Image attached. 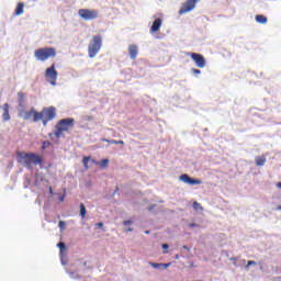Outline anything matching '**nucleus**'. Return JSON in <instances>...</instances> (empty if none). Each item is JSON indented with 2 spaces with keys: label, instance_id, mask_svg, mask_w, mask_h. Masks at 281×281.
Instances as JSON below:
<instances>
[{
  "label": "nucleus",
  "instance_id": "7",
  "mask_svg": "<svg viewBox=\"0 0 281 281\" xmlns=\"http://www.w3.org/2000/svg\"><path fill=\"white\" fill-rule=\"evenodd\" d=\"M78 14L83 21H94V19L100 16V12L95 9H80Z\"/></svg>",
  "mask_w": 281,
  "mask_h": 281
},
{
  "label": "nucleus",
  "instance_id": "12",
  "mask_svg": "<svg viewBox=\"0 0 281 281\" xmlns=\"http://www.w3.org/2000/svg\"><path fill=\"white\" fill-rule=\"evenodd\" d=\"M128 54H130V58L132 60H135L137 58V54H138V48L137 45L132 44L128 46Z\"/></svg>",
  "mask_w": 281,
  "mask_h": 281
},
{
  "label": "nucleus",
  "instance_id": "21",
  "mask_svg": "<svg viewBox=\"0 0 281 281\" xmlns=\"http://www.w3.org/2000/svg\"><path fill=\"white\" fill-rule=\"evenodd\" d=\"M193 210H195L196 212H199V210H203V206H201V203L199 202H193Z\"/></svg>",
  "mask_w": 281,
  "mask_h": 281
},
{
  "label": "nucleus",
  "instance_id": "22",
  "mask_svg": "<svg viewBox=\"0 0 281 281\" xmlns=\"http://www.w3.org/2000/svg\"><path fill=\"white\" fill-rule=\"evenodd\" d=\"M99 166H101V168H106V166H109V159H102L101 162H99Z\"/></svg>",
  "mask_w": 281,
  "mask_h": 281
},
{
  "label": "nucleus",
  "instance_id": "14",
  "mask_svg": "<svg viewBox=\"0 0 281 281\" xmlns=\"http://www.w3.org/2000/svg\"><path fill=\"white\" fill-rule=\"evenodd\" d=\"M161 27V19H156L154 22H153V25L150 27V32L151 33H155L157 32L159 29Z\"/></svg>",
  "mask_w": 281,
  "mask_h": 281
},
{
  "label": "nucleus",
  "instance_id": "31",
  "mask_svg": "<svg viewBox=\"0 0 281 281\" xmlns=\"http://www.w3.org/2000/svg\"><path fill=\"white\" fill-rule=\"evenodd\" d=\"M192 74H195V75H199V74H201V71L199 70V69H196V68H192Z\"/></svg>",
  "mask_w": 281,
  "mask_h": 281
},
{
  "label": "nucleus",
  "instance_id": "38",
  "mask_svg": "<svg viewBox=\"0 0 281 281\" xmlns=\"http://www.w3.org/2000/svg\"><path fill=\"white\" fill-rule=\"evenodd\" d=\"M132 231H133V228H127V229H126V232H132Z\"/></svg>",
  "mask_w": 281,
  "mask_h": 281
},
{
  "label": "nucleus",
  "instance_id": "29",
  "mask_svg": "<svg viewBox=\"0 0 281 281\" xmlns=\"http://www.w3.org/2000/svg\"><path fill=\"white\" fill-rule=\"evenodd\" d=\"M58 227L61 229H65V222L59 221Z\"/></svg>",
  "mask_w": 281,
  "mask_h": 281
},
{
  "label": "nucleus",
  "instance_id": "17",
  "mask_svg": "<svg viewBox=\"0 0 281 281\" xmlns=\"http://www.w3.org/2000/svg\"><path fill=\"white\" fill-rule=\"evenodd\" d=\"M255 21L257 23H260L261 25H265V23H267L268 19H267V16H265L262 14H258L255 16Z\"/></svg>",
  "mask_w": 281,
  "mask_h": 281
},
{
  "label": "nucleus",
  "instance_id": "1",
  "mask_svg": "<svg viewBox=\"0 0 281 281\" xmlns=\"http://www.w3.org/2000/svg\"><path fill=\"white\" fill-rule=\"evenodd\" d=\"M21 164L31 170L32 165L41 166L43 164V157L34 153H18Z\"/></svg>",
  "mask_w": 281,
  "mask_h": 281
},
{
  "label": "nucleus",
  "instance_id": "34",
  "mask_svg": "<svg viewBox=\"0 0 281 281\" xmlns=\"http://www.w3.org/2000/svg\"><path fill=\"white\" fill-rule=\"evenodd\" d=\"M87 120H88L89 122H91V121L93 120V116L89 115V116H87Z\"/></svg>",
  "mask_w": 281,
  "mask_h": 281
},
{
  "label": "nucleus",
  "instance_id": "32",
  "mask_svg": "<svg viewBox=\"0 0 281 281\" xmlns=\"http://www.w3.org/2000/svg\"><path fill=\"white\" fill-rule=\"evenodd\" d=\"M153 210H155V205L148 206V211H149V212H153Z\"/></svg>",
  "mask_w": 281,
  "mask_h": 281
},
{
  "label": "nucleus",
  "instance_id": "37",
  "mask_svg": "<svg viewBox=\"0 0 281 281\" xmlns=\"http://www.w3.org/2000/svg\"><path fill=\"white\" fill-rule=\"evenodd\" d=\"M277 188H279V190H281V182L277 183Z\"/></svg>",
  "mask_w": 281,
  "mask_h": 281
},
{
  "label": "nucleus",
  "instance_id": "3",
  "mask_svg": "<svg viewBox=\"0 0 281 281\" xmlns=\"http://www.w3.org/2000/svg\"><path fill=\"white\" fill-rule=\"evenodd\" d=\"M56 117V108L48 106L44 108L41 112L35 114V121L43 122V126H47L48 122H52Z\"/></svg>",
  "mask_w": 281,
  "mask_h": 281
},
{
  "label": "nucleus",
  "instance_id": "39",
  "mask_svg": "<svg viewBox=\"0 0 281 281\" xmlns=\"http://www.w3.org/2000/svg\"><path fill=\"white\" fill-rule=\"evenodd\" d=\"M231 260H233L234 262H236V258H231Z\"/></svg>",
  "mask_w": 281,
  "mask_h": 281
},
{
  "label": "nucleus",
  "instance_id": "2",
  "mask_svg": "<svg viewBox=\"0 0 281 281\" xmlns=\"http://www.w3.org/2000/svg\"><path fill=\"white\" fill-rule=\"evenodd\" d=\"M74 124H76V120L71 117L59 120L55 126V137L60 139V137H63V133H69V130L74 128Z\"/></svg>",
  "mask_w": 281,
  "mask_h": 281
},
{
  "label": "nucleus",
  "instance_id": "28",
  "mask_svg": "<svg viewBox=\"0 0 281 281\" xmlns=\"http://www.w3.org/2000/svg\"><path fill=\"white\" fill-rule=\"evenodd\" d=\"M168 244H162L164 254H168Z\"/></svg>",
  "mask_w": 281,
  "mask_h": 281
},
{
  "label": "nucleus",
  "instance_id": "40",
  "mask_svg": "<svg viewBox=\"0 0 281 281\" xmlns=\"http://www.w3.org/2000/svg\"><path fill=\"white\" fill-rule=\"evenodd\" d=\"M60 201H65V198L61 196V198H60Z\"/></svg>",
  "mask_w": 281,
  "mask_h": 281
},
{
  "label": "nucleus",
  "instance_id": "5",
  "mask_svg": "<svg viewBox=\"0 0 281 281\" xmlns=\"http://www.w3.org/2000/svg\"><path fill=\"white\" fill-rule=\"evenodd\" d=\"M102 49V35H94L88 45L89 58H95Z\"/></svg>",
  "mask_w": 281,
  "mask_h": 281
},
{
  "label": "nucleus",
  "instance_id": "13",
  "mask_svg": "<svg viewBox=\"0 0 281 281\" xmlns=\"http://www.w3.org/2000/svg\"><path fill=\"white\" fill-rule=\"evenodd\" d=\"M2 117H3L4 122H8L10 120V104H8V103H5L3 105Z\"/></svg>",
  "mask_w": 281,
  "mask_h": 281
},
{
  "label": "nucleus",
  "instance_id": "30",
  "mask_svg": "<svg viewBox=\"0 0 281 281\" xmlns=\"http://www.w3.org/2000/svg\"><path fill=\"white\" fill-rule=\"evenodd\" d=\"M124 225H133V221L132 220H127L123 222Z\"/></svg>",
  "mask_w": 281,
  "mask_h": 281
},
{
  "label": "nucleus",
  "instance_id": "42",
  "mask_svg": "<svg viewBox=\"0 0 281 281\" xmlns=\"http://www.w3.org/2000/svg\"><path fill=\"white\" fill-rule=\"evenodd\" d=\"M146 234H150V232L147 231Z\"/></svg>",
  "mask_w": 281,
  "mask_h": 281
},
{
  "label": "nucleus",
  "instance_id": "8",
  "mask_svg": "<svg viewBox=\"0 0 281 281\" xmlns=\"http://www.w3.org/2000/svg\"><path fill=\"white\" fill-rule=\"evenodd\" d=\"M198 2L199 0H187L178 11V14L181 16L183 14H188V12H192V10L196 8Z\"/></svg>",
  "mask_w": 281,
  "mask_h": 281
},
{
  "label": "nucleus",
  "instance_id": "41",
  "mask_svg": "<svg viewBox=\"0 0 281 281\" xmlns=\"http://www.w3.org/2000/svg\"><path fill=\"white\" fill-rule=\"evenodd\" d=\"M183 249H188V246H183Z\"/></svg>",
  "mask_w": 281,
  "mask_h": 281
},
{
  "label": "nucleus",
  "instance_id": "25",
  "mask_svg": "<svg viewBox=\"0 0 281 281\" xmlns=\"http://www.w3.org/2000/svg\"><path fill=\"white\" fill-rule=\"evenodd\" d=\"M18 98L21 100V102H23V100L25 99V94L23 92H19Z\"/></svg>",
  "mask_w": 281,
  "mask_h": 281
},
{
  "label": "nucleus",
  "instance_id": "10",
  "mask_svg": "<svg viewBox=\"0 0 281 281\" xmlns=\"http://www.w3.org/2000/svg\"><path fill=\"white\" fill-rule=\"evenodd\" d=\"M180 181H183V183H188L189 186H201V180L193 179L188 173H183L180 176Z\"/></svg>",
  "mask_w": 281,
  "mask_h": 281
},
{
  "label": "nucleus",
  "instance_id": "16",
  "mask_svg": "<svg viewBox=\"0 0 281 281\" xmlns=\"http://www.w3.org/2000/svg\"><path fill=\"white\" fill-rule=\"evenodd\" d=\"M23 8H25V4L23 2H19L14 12L15 16H21V14H23Z\"/></svg>",
  "mask_w": 281,
  "mask_h": 281
},
{
  "label": "nucleus",
  "instance_id": "23",
  "mask_svg": "<svg viewBox=\"0 0 281 281\" xmlns=\"http://www.w3.org/2000/svg\"><path fill=\"white\" fill-rule=\"evenodd\" d=\"M52 146V143L49 140H44L42 145V150H45V148H49Z\"/></svg>",
  "mask_w": 281,
  "mask_h": 281
},
{
  "label": "nucleus",
  "instance_id": "24",
  "mask_svg": "<svg viewBox=\"0 0 281 281\" xmlns=\"http://www.w3.org/2000/svg\"><path fill=\"white\" fill-rule=\"evenodd\" d=\"M57 247L59 248L60 254H63V251H65V249H67V247L65 246V243H63V241L57 244Z\"/></svg>",
  "mask_w": 281,
  "mask_h": 281
},
{
  "label": "nucleus",
  "instance_id": "18",
  "mask_svg": "<svg viewBox=\"0 0 281 281\" xmlns=\"http://www.w3.org/2000/svg\"><path fill=\"white\" fill-rule=\"evenodd\" d=\"M101 142H106V144H120L121 146H124V140H115V139H106V138H102Z\"/></svg>",
  "mask_w": 281,
  "mask_h": 281
},
{
  "label": "nucleus",
  "instance_id": "20",
  "mask_svg": "<svg viewBox=\"0 0 281 281\" xmlns=\"http://www.w3.org/2000/svg\"><path fill=\"white\" fill-rule=\"evenodd\" d=\"M89 161H91V157H83L82 164H83L86 170H89Z\"/></svg>",
  "mask_w": 281,
  "mask_h": 281
},
{
  "label": "nucleus",
  "instance_id": "33",
  "mask_svg": "<svg viewBox=\"0 0 281 281\" xmlns=\"http://www.w3.org/2000/svg\"><path fill=\"white\" fill-rule=\"evenodd\" d=\"M189 227H199V225L194 224V223H191V224H189Z\"/></svg>",
  "mask_w": 281,
  "mask_h": 281
},
{
  "label": "nucleus",
  "instance_id": "11",
  "mask_svg": "<svg viewBox=\"0 0 281 281\" xmlns=\"http://www.w3.org/2000/svg\"><path fill=\"white\" fill-rule=\"evenodd\" d=\"M37 113H38V111H36L35 109H31L30 111L24 112L23 119L31 120V117H33V122H38V121H36Z\"/></svg>",
  "mask_w": 281,
  "mask_h": 281
},
{
  "label": "nucleus",
  "instance_id": "26",
  "mask_svg": "<svg viewBox=\"0 0 281 281\" xmlns=\"http://www.w3.org/2000/svg\"><path fill=\"white\" fill-rule=\"evenodd\" d=\"M150 267H153L154 269H159V267H161V263L150 262Z\"/></svg>",
  "mask_w": 281,
  "mask_h": 281
},
{
  "label": "nucleus",
  "instance_id": "4",
  "mask_svg": "<svg viewBox=\"0 0 281 281\" xmlns=\"http://www.w3.org/2000/svg\"><path fill=\"white\" fill-rule=\"evenodd\" d=\"M34 56L36 60H38L40 63H45V60H49V58H56V48L54 47L37 48L34 52Z\"/></svg>",
  "mask_w": 281,
  "mask_h": 281
},
{
  "label": "nucleus",
  "instance_id": "6",
  "mask_svg": "<svg viewBox=\"0 0 281 281\" xmlns=\"http://www.w3.org/2000/svg\"><path fill=\"white\" fill-rule=\"evenodd\" d=\"M44 78L53 87H56V81L58 80V71L56 70V64H53L45 70Z\"/></svg>",
  "mask_w": 281,
  "mask_h": 281
},
{
  "label": "nucleus",
  "instance_id": "35",
  "mask_svg": "<svg viewBox=\"0 0 281 281\" xmlns=\"http://www.w3.org/2000/svg\"><path fill=\"white\" fill-rule=\"evenodd\" d=\"M49 194H54V190L52 189V187H49Z\"/></svg>",
  "mask_w": 281,
  "mask_h": 281
},
{
  "label": "nucleus",
  "instance_id": "27",
  "mask_svg": "<svg viewBox=\"0 0 281 281\" xmlns=\"http://www.w3.org/2000/svg\"><path fill=\"white\" fill-rule=\"evenodd\" d=\"M254 265H256V261L249 260V261L247 262L246 269H249V267H251V266H254Z\"/></svg>",
  "mask_w": 281,
  "mask_h": 281
},
{
  "label": "nucleus",
  "instance_id": "36",
  "mask_svg": "<svg viewBox=\"0 0 281 281\" xmlns=\"http://www.w3.org/2000/svg\"><path fill=\"white\" fill-rule=\"evenodd\" d=\"M97 225H98V227H103L104 224L102 222H100Z\"/></svg>",
  "mask_w": 281,
  "mask_h": 281
},
{
  "label": "nucleus",
  "instance_id": "19",
  "mask_svg": "<svg viewBox=\"0 0 281 281\" xmlns=\"http://www.w3.org/2000/svg\"><path fill=\"white\" fill-rule=\"evenodd\" d=\"M79 210H80V216H81V218H85V216H87V207L85 206L83 203H81V204L79 205Z\"/></svg>",
  "mask_w": 281,
  "mask_h": 281
},
{
  "label": "nucleus",
  "instance_id": "15",
  "mask_svg": "<svg viewBox=\"0 0 281 281\" xmlns=\"http://www.w3.org/2000/svg\"><path fill=\"white\" fill-rule=\"evenodd\" d=\"M255 164H256V166H259V167L265 166V164H267V157H265V156L256 157Z\"/></svg>",
  "mask_w": 281,
  "mask_h": 281
},
{
  "label": "nucleus",
  "instance_id": "9",
  "mask_svg": "<svg viewBox=\"0 0 281 281\" xmlns=\"http://www.w3.org/2000/svg\"><path fill=\"white\" fill-rule=\"evenodd\" d=\"M194 64L199 67V69H203L205 67V57L199 53H187Z\"/></svg>",
  "mask_w": 281,
  "mask_h": 281
}]
</instances>
